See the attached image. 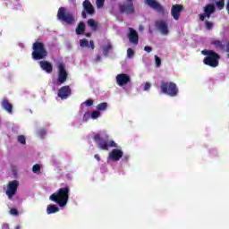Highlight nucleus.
Instances as JSON below:
<instances>
[{
    "mask_svg": "<svg viewBox=\"0 0 229 229\" xmlns=\"http://www.w3.org/2000/svg\"><path fill=\"white\" fill-rule=\"evenodd\" d=\"M69 192H71V187L66 185L64 188L58 189L55 192L50 195V201L57 203L59 207L64 208L67 205L69 201Z\"/></svg>",
    "mask_w": 229,
    "mask_h": 229,
    "instance_id": "obj_1",
    "label": "nucleus"
},
{
    "mask_svg": "<svg viewBox=\"0 0 229 229\" xmlns=\"http://www.w3.org/2000/svg\"><path fill=\"white\" fill-rule=\"evenodd\" d=\"M93 139L103 151H108L109 148H117V143L114 140H110L108 134H95Z\"/></svg>",
    "mask_w": 229,
    "mask_h": 229,
    "instance_id": "obj_2",
    "label": "nucleus"
},
{
    "mask_svg": "<svg viewBox=\"0 0 229 229\" xmlns=\"http://www.w3.org/2000/svg\"><path fill=\"white\" fill-rule=\"evenodd\" d=\"M201 54L206 56L203 60L205 65H208V67L216 68L219 65V60H221V55L216 53L214 50H202Z\"/></svg>",
    "mask_w": 229,
    "mask_h": 229,
    "instance_id": "obj_3",
    "label": "nucleus"
},
{
    "mask_svg": "<svg viewBox=\"0 0 229 229\" xmlns=\"http://www.w3.org/2000/svg\"><path fill=\"white\" fill-rule=\"evenodd\" d=\"M32 49L33 60H45V58H47V50L43 42L36 41L32 45Z\"/></svg>",
    "mask_w": 229,
    "mask_h": 229,
    "instance_id": "obj_4",
    "label": "nucleus"
},
{
    "mask_svg": "<svg viewBox=\"0 0 229 229\" xmlns=\"http://www.w3.org/2000/svg\"><path fill=\"white\" fill-rule=\"evenodd\" d=\"M160 89H161L162 94L170 96V98H176V96H178V92H179L178 86L174 82H171V81L162 82Z\"/></svg>",
    "mask_w": 229,
    "mask_h": 229,
    "instance_id": "obj_5",
    "label": "nucleus"
},
{
    "mask_svg": "<svg viewBox=\"0 0 229 229\" xmlns=\"http://www.w3.org/2000/svg\"><path fill=\"white\" fill-rule=\"evenodd\" d=\"M57 19L58 21H62L63 22H65L68 26H72V24L76 22L74 14H72V13L67 12L65 7H60L58 9Z\"/></svg>",
    "mask_w": 229,
    "mask_h": 229,
    "instance_id": "obj_6",
    "label": "nucleus"
},
{
    "mask_svg": "<svg viewBox=\"0 0 229 229\" xmlns=\"http://www.w3.org/2000/svg\"><path fill=\"white\" fill-rule=\"evenodd\" d=\"M120 13H125V15H131L135 13V5L133 0H126L123 4H119Z\"/></svg>",
    "mask_w": 229,
    "mask_h": 229,
    "instance_id": "obj_7",
    "label": "nucleus"
},
{
    "mask_svg": "<svg viewBox=\"0 0 229 229\" xmlns=\"http://www.w3.org/2000/svg\"><path fill=\"white\" fill-rule=\"evenodd\" d=\"M58 77H57V85H63V83L67 81L69 73L65 69V64L64 63H58L57 64Z\"/></svg>",
    "mask_w": 229,
    "mask_h": 229,
    "instance_id": "obj_8",
    "label": "nucleus"
},
{
    "mask_svg": "<svg viewBox=\"0 0 229 229\" xmlns=\"http://www.w3.org/2000/svg\"><path fill=\"white\" fill-rule=\"evenodd\" d=\"M17 189H19V181L13 180L8 182L5 194L8 196L9 199H12V198L17 194Z\"/></svg>",
    "mask_w": 229,
    "mask_h": 229,
    "instance_id": "obj_9",
    "label": "nucleus"
},
{
    "mask_svg": "<svg viewBox=\"0 0 229 229\" xmlns=\"http://www.w3.org/2000/svg\"><path fill=\"white\" fill-rule=\"evenodd\" d=\"M146 4L152 8V10H156V12H158V13H161V15H165V9L160 3L157 2V0H147Z\"/></svg>",
    "mask_w": 229,
    "mask_h": 229,
    "instance_id": "obj_10",
    "label": "nucleus"
},
{
    "mask_svg": "<svg viewBox=\"0 0 229 229\" xmlns=\"http://www.w3.org/2000/svg\"><path fill=\"white\" fill-rule=\"evenodd\" d=\"M155 26L162 35H169V27L165 21L157 20L155 21Z\"/></svg>",
    "mask_w": 229,
    "mask_h": 229,
    "instance_id": "obj_11",
    "label": "nucleus"
},
{
    "mask_svg": "<svg viewBox=\"0 0 229 229\" xmlns=\"http://www.w3.org/2000/svg\"><path fill=\"white\" fill-rule=\"evenodd\" d=\"M71 94H72V89H71V86H63L59 89L57 96L61 99H67Z\"/></svg>",
    "mask_w": 229,
    "mask_h": 229,
    "instance_id": "obj_12",
    "label": "nucleus"
},
{
    "mask_svg": "<svg viewBox=\"0 0 229 229\" xmlns=\"http://www.w3.org/2000/svg\"><path fill=\"white\" fill-rule=\"evenodd\" d=\"M182 12H183V5L182 4L172 5L171 15L174 19V21L180 20V15H182Z\"/></svg>",
    "mask_w": 229,
    "mask_h": 229,
    "instance_id": "obj_13",
    "label": "nucleus"
},
{
    "mask_svg": "<svg viewBox=\"0 0 229 229\" xmlns=\"http://www.w3.org/2000/svg\"><path fill=\"white\" fill-rule=\"evenodd\" d=\"M130 81H131V78L126 73H120L116 76V83L119 87L128 85Z\"/></svg>",
    "mask_w": 229,
    "mask_h": 229,
    "instance_id": "obj_14",
    "label": "nucleus"
},
{
    "mask_svg": "<svg viewBox=\"0 0 229 229\" xmlns=\"http://www.w3.org/2000/svg\"><path fill=\"white\" fill-rule=\"evenodd\" d=\"M211 44L216 47V49H222V51H225V53H229V40L225 39L223 41L215 40L212 41Z\"/></svg>",
    "mask_w": 229,
    "mask_h": 229,
    "instance_id": "obj_15",
    "label": "nucleus"
},
{
    "mask_svg": "<svg viewBox=\"0 0 229 229\" xmlns=\"http://www.w3.org/2000/svg\"><path fill=\"white\" fill-rule=\"evenodd\" d=\"M129 34H128V39L131 42V44H133L134 46H137L139 44V33H137V30H135L133 28H129Z\"/></svg>",
    "mask_w": 229,
    "mask_h": 229,
    "instance_id": "obj_16",
    "label": "nucleus"
},
{
    "mask_svg": "<svg viewBox=\"0 0 229 229\" xmlns=\"http://www.w3.org/2000/svg\"><path fill=\"white\" fill-rule=\"evenodd\" d=\"M123 155L124 153L123 152V150L119 148H114L109 153V158L114 162H118V160H121V158H123Z\"/></svg>",
    "mask_w": 229,
    "mask_h": 229,
    "instance_id": "obj_17",
    "label": "nucleus"
},
{
    "mask_svg": "<svg viewBox=\"0 0 229 229\" xmlns=\"http://www.w3.org/2000/svg\"><path fill=\"white\" fill-rule=\"evenodd\" d=\"M82 6L84 8V12L88 13V15H94L96 13V10L94 9V6L89 0H85L82 3Z\"/></svg>",
    "mask_w": 229,
    "mask_h": 229,
    "instance_id": "obj_18",
    "label": "nucleus"
},
{
    "mask_svg": "<svg viewBox=\"0 0 229 229\" xmlns=\"http://www.w3.org/2000/svg\"><path fill=\"white\" fill-rule=\"evenodd\" d=\"M39 65L42 71H45L47 74L53 72V64L49 63V61H40Z\"/></svg>",
    "mask_w": 229,
    "mask_h": 229,
    "instance_id": "obj_19",
    "label": "nucleus"
},
{
    "mask_svg": "<svg viewBox=\"0 0 229 229\" xmlns=\"http://www.w3.org/2000/svg\"><path fill=\"white\" fill-rule=\"evenodd\" d=\"M1 106H2V108H4V110H5V112H7L8 114H13V105H12V103H10L8 98H4L2 100Z\"/></svg>",
    "mask_w": 229,
    "mask_h": 229,
    "instance_id": "obj_20",
    "label": "nucleus"
},
{
    "mask_svg": "<svg viewBox=\"0 0 229 229\" xmlns=\"http://www.w3.org/2000/svg\"><path fill=\"white\" fill-rule=\"evenodd\" d=\"M56 212H60V208L56 207L55 204H50L47 208V214H56Z\"/></svg>",
    "mask_w": 229,
    "mask_h": 229,
    "instance_id": "obj_21",
    "label": "nucleus"
},
{
    "mask_svg": "<svg viewBox=\"0 0 229 229\" xmlns=\"http://www.w3.org/2000/svg\"><path fill=\"white\" fill-rule=\"evenodd\" d=\"M76 35H83L85 33V23L80 21L77 28L75 29Z\"/></svg>",
    "mask_w": 229,
    "mask_h": 229,
    "instance_id": "obj_22",
    "label": "nucleus"
},
{
    "mask_svg": "<svg viewBox=\"0 0 229 229\" xmlns=\"http://www.w3.org/2000/svg\"><path fill=\"white\" fill-rule=\"evenodd\" d=\"M204 13H216V5L214 4H208L204 7Z\"/></svg>",
    "mask_w": 229,
    "mask_h": 229,
    "instance_id": "obj_23",
    "label": "nucleus"
},
{
    "mask_svg": "<svg viewBox=\"0 0 229 229\" xmlns=\"http://www.w3.org/2000/svg\"><path fill=\"white\" fill-rule=\"evenodd\" d=\"M88 26L91 28L92 31H98L99 25L96 22L94 19L88 20Z\"/></svg>",
    "mask_w": 229,
    "mask_h": 229,
    "instance_id": "obj_24",
    "label": "nucleus"
},
{
    "mask_svg": "<svg viewBox=\"0 0 229 229\" xmlns=\"http://www.w3.org/2000/svg\"><path fill=\"white\" fill-rule=\"evenodd\" d=\"M112 48V44L108 43L107 46L103 48V55H105V56H108Z\"/></svg>",
    "mask_w": 229,
    "mask_h": 229,
    "instance_id": "obj_25",
    "label": "nucleus"
},
{
    "mask_svg": "<svg viewBox=\"0 0 229 229\" xmlns=\"http://www.w3.org/2000/svg\"><path fill=\"white\" fill-rule=\"evenodd\" d=\"M108 108V104L106 102H102L97 106V110L105 111Z\"/></svg>",
    "mask_w": 229,
    "mask_h": 229,
    "instance_id": "obj_26",
    "label": "nucleus"
},
{
    "mask_svg": "<svg viewBox=\"0 0 229 229\" xmlns=\"http://www.w3.org/2000/svg\"><path fill=\"white\" fill-rule=\"evenodd\" d=\"M79 44L81 47H89V40L87 38L80 39Z\"/></svg>",
    "mask_w": 229,
    "mask_h": 229,
    "instance_id": "obj_27",
    "label": "nucleus"
},
{
    "mask_svg": "<svg viewBox=\"0 0 229 229\" xmlns=\"http://www.w3.org/2000/svg\"><path fill=\"white\" fill-rule=\"evenodd\" d=\"M216 8L218 10H223L225 8V0H218L216 3Z\"/></svg>",
    "mask_w": 229,
    "mask_h": 229,
    "instance_id": "obj_28",
    "label": "nucleus"
},
{
    "mask_svg": "<svg viewBox=\"0 0 229 229\" xmlns=\"http://www.w3.org/2000/svg\"><path fill=\"white\" fill-rule=\"evenodd\" d=\"M40 169H41V166L40 165L38 164H36L32 166V171L38 174H40Z\"/></svg>",
    "mask_w": 229,
    "mask_h": 229,
    "instance_id": "obj_29",
    "label": "nucleus"
},
{
    "mask_svg": "<svg viewBox=\"0 0 229 229\" xmlns=\"http://www.w3.org/2000/svg\"><path fill=\"white\" fill-rule=\"evenodd\" d=\"M18 142L20 144L25 145L26 144V137L24 135L18 136Z\"/></svg>",
    "mask_w": 229,
    "mask_h": 229,
    "instance_id": "obj_30",
    "label": "nucleus"
},
{
    "mask_svg": "<svg viewBox=\"0 0 229 229\" xmlns=\"http://www.w3.org/2000/svg\"><path fill=\"white\" fill-rule=\"evenodd\" d=\"M134 55H135V51H133V49H131V48H128L127 49L128 58H133Z\"/></svg>",
    "mask_w": 229,
    "mask_h": 229,
    "instance_id": "obj_31",
    "label": "nucleus"
},
{
    "mask_svg": "<svg viewBox=\"0 0 229 229\" xmlns=\"http://www.w3.org/2000/svg\"><path fill=\"white\" fill-rule=\"evenodd\" d=\"M97 8H103L105 6V0H96Z\"/></svg>",
    "mask_w": 229,
    "mask_h": 229,
    "instance_id": "obj_32",
    "label": "nucleus"
},
{
    "mask_svg": "<svg viewBox=\"0 0 229 229\" xmlns=\"http://www.w3.org/2000/svg\"><path fill=\"white\" fill-rule=\"evenodd\" d=\"M156 67H160L162 65V59L158 55H155Z\"/></svg>",
    "mask_w": 229,
    "mask_h": 229,
    "instance_id": "obj_33",
    "label": "nucleus"
},
{
    "mask_svg": "<svg viewBox=\"0 0 229 229\" xmlns=\"http://www.w3.org/2000/svg\"><path fill=\"white\" fill-rule=\"evenodd\" d=\"M101 115V113L99 111H93L91 113V119H98Z\"/></svg>",
    "mask_w": 229,
    "mask_h": 229,
    "instance_id": "obj_34",
    "label": "nucleus"
},
{
    "mask_svg": "<svg viewBox=\"0 0 229 229\" xmlns=\"http://www.w3.org/2000/svg\"><path fill=\"white\" fill-rule=\"evenodd\" d=\"M205 26H206V29L210 31V30H212V28L214 26V23H212V22H210L208 21H205Z\"/></svg>",
    "mask_w": 229,
    "mask_h": 229,
    "instance_id": "obj_35",
    "label": "nucleus"
},
{
    "mask_svg": "<svg viewBox=\"0 0 229 229\" xmlns=\"http://www.w3.org/2000/svg\"><path fill=\"white\" fill-rule=\"evenodd\" d=\"M38 135L41 139H44V137H46V129H40L38 131Z\"/></svg>",
    "mask_w": 229,
    "mask_h": 229,
    "instance_id": "obj_36",
    "label": "nucleus"
},
{
    "mask_svg": "<svg viewBox=\"0 0 229 229\" xmlns=\"http://www.w3.org/2000/svg\"><path fill=\"white\" fill-rule=\"evenodd\" d=\"M92 105H94V100L88 99V100L85 101V106H92Z\"/></svg>",
    "mask_w": 229,
    "mask_h": 229,
    "instance_id": "obj_37",
    "label": "nucleus"
},
{
    "mask_svg": "<svg viewBox=\"0 0 229 229\" xmlns=\"http://www.w3.org/2000/svg\"><path fill=\"white\" fill-rule=\"evenodd\" d=\"M10 214H12V216H19V211L16 208H11Z\"/></svg>",
    "mask_w": 229,
    "mask_h": 229,
    "instance_id": "obj_38",
    "label": "nucleus"
},
{
    "mask_svg": "<svg viewBox=\"0 0 229 229\" xmlns=\"http://www.w3.org/2000/svg\"><path fill=\"white\" fill-rule=\"evenodd\" d=\"M151 89V83L146 82L143 90L148 91Z\"/></svg>",
    "mask_w": 229,
    "mask_h": 229,
    "instance_id": "obj_39",
    "label": "nucleus"
},
{
    "mask_svg": "<svg viewBox=\"0 0 229 229\" xmlns=\"http://www.w3.org/2000/svg\"><path fill=\"white\" fill-rule=\"evenodd\" d=\"M89 47H90L92 50L96 48V46L94 45V40L89 41Z\"/></svg>",
    "mask_w": 229,
    "mask_h": 229,
    "instance_id": "obj_40",
    "label": "nucleus"
},
{
    "mask_svg": "<svg viewBox=\"0 0 229 229\" xmlns=\"http://www.w3.org/2000/svg\"><path fill=\"white\" fill-rule=\"evenodd\" d=\"M144 51H147V53H151L153 51V48H151V47H144Z\"/></svg>",
    "mask_w": 229,
    "mask_h": 229,
    "instance_id": "obj_41",
    "label": "nucleus"
},
{
    "mask_svg": "<svg viewBox=\"0 0 229 229\" xmlns=\"http://www.w3.org/2000/svg\"><path fill=\"white\" fill-rule=\"evenodd\" d=\"M199 21H205V18H206V16H205V13H204L199 14Z\"/></svg>",
    "mask_w": 229,
    "mask_h": 229,
    "instance_id": "obj_42",
    "label": "nucleus"
},
{
    "mask_svg": "<svg viewBox=\"0 0 229 229\" xmlns=\"http://www.w3.org/2000/svg\"><path fill=\"white\" fill-rule=\"evenodd\" d=\"M81 17L82 19H87V13L85 11H82Z\"/></svg>",
    "mask_w": 229,
    "mask_h": 229,
    "instance_id": "obj_43",
    "label": "nucleus"
},
{
    "mask_svg": "<svg viewBox=\"0 0 229 229\" xmlns=\"http://www.w3.org/2000/svg\"><path fill=\"white\" fill-rule=\"evenodd\" d=\"M2 229H10V225L8 224H4Z\"/></svg>",
    "mask_w": 229,
    "mask_h": 229,
    "instance_id": "obj_44",
    "label": "nucleus"
},
{
    "mask_svg": "<svg viewBox=\"0 0 229 229\" xmlns=\"http://www.w3.org/2000/svg\"><path fill=\"white\" fill-rule=\"evenodd\" d=\"M90 117V114L89 113H86L84 115H83V119H89Z\"/></svg>",
    "mask_w": 229,
    "mask_h": 229,
    "instance_id": "obj_45",
    "label": "nucleus"
},
{
    "mask_svg": "<svg viewBox=\"0 0 229 229\" xmlns=\"http://www.w3.org/2000/svg\"><path fill=\"white\" fill-rule=\"evenodd\" d=\"M85 37H87L88 38H90L92 37V33L87 32V33L85 34Z\"/></svg>",
    "mask_w": 229,
    "mask_h": 229,
    "instance_id": "obj_46",
    "label": "nucleus"
},
{
    "mask_svg": "<svg viewBox=\"0 0 229 229\" xmlns=\"http://www.w3.org/2000/svg\"><path fill=\"white\" fill-rule=\"evenodd\" d=\"M95 158H96V160H98V162H99L101 160V157L98 154L95 155Z\"/></svg>",
    "mask_w": 229,
    "mask_h": 229,
    "instance_id": "obj_47",
    "label": "nucleus"
},
{
    "mask_svg": "<svg viewBox=\"0 0 229 229\" xmlns=\"http://www.w3.org/2000/svg\"><path fill=\"white\" fill-rule=\"evenodd\" d=\"M204 15L207 17V19H210V15H212V14H210L208 13H204Z\"/></svg>",
    "mask_w": 229,
    "mask_h": 229,
    "instance_id": "obj_48",
    "label": "nucleus"
},
{
    "mask_svg": "<svg viewBox=\"0 0 229 229\" xmlns=\"http://www.w3.org/2000/svg\"><path fill=\"white\" fill-rule=\"evenodd\" d=\"M99 60H101V55L97 56V62H99Z\"/></svg>",
    "mask_w": 229,
    "mask_h": 229,
    "instance_id": "obj_49",
    "label": "nucleus"
},
{
    "mask_svg": "<svg viewBox=\"0 0 229 229\" xmlns=\"http://www.w3.org/2000/svg\"><path fill=\"white\" fill-rule=\"evenodd\" d=\"M15 229H21V226L17 225V226L15 227Z\"/></svg>",
    "mask_w": 229,
    "mask_h": 229,
    "instance_id": "obj_50",
    "label": "nucleus"
},
{
    "mask_svg": "<svg viewBox=\"0 0 229 229\" xmlns=\"http://www.w3.org/2000/svg\"><path fill=\"white\" fill-rule=\"evenodd\" d=\"M126 160H128V157H125Z\"/></svg>",
    "mask_w": 229,
    "mask_h": 229,
    "instance_id": "obj_51",
    "label": "nucleus"
}]
</instances>
